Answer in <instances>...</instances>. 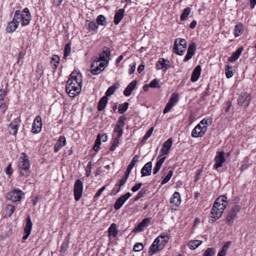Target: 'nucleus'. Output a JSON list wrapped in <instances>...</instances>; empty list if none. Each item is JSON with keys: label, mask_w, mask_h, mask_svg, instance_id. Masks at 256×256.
<instances>
[{"label": "nucleus", "mask_w": 256, "mask_h": 256, "mask_svg": "<svg viewBox=\"0 0 256 256\" xmlns=\"http://www.w3.org/2000/svg\"><path fill=\"white\" fill-rule=\"evenodd\" d=\"M20 158L18 167L20 169V174L22 176H28L30 175V161L26 154L22 153Z\"/></svg>", "instance_id": "1"}, {"label": "nucleus", "mask_w": 256, "mask_h": 256, "mask_svg": "<svg viewBox=\"0 0 256 256\" xmlns=\"http://www.w3.org/2000/svg\"><path fill=\"white\" fill-rule=\"evenodd\" d=\"M72 84V81L71 80H68L66 84V90L69 96L71 97H74L81 91L82 86L77 83Z\"/></svg>", "instance_id": "2"}, {"label": "nucleus", "mask_w": 256, "mask_h": 256, "mask_svg": "<svg viewBox=\"0 0 256 256\" xmlns=\"http://www.w3.org/2000/svg\"><path fill=\"white\" fill-rule=\"evenodd\" d=\"M186 48V40L182 38H177L174 41L173 52L178 55L182 56L185 52Z\"/></svg>", "instance_id": "3"}, {"label": "nucleus", "mask_w": 256, "mask_h": 256, "mask_svg": "<svg viewBox=\"0 0 256 256\" xmlns=\"http://www.w3.org/2000/svg\"><path fill=\"white\" fill-rule=\"evenodd\" d=\"M24 196V194L20 190L14 189L8 194L6 198L14 202L20 201Z\"/></svg>", "instance_id": "4"}, {"label": "nucleus", "mask_w": 256, "mask_h": 256, "mask_svg": "<svg viewBox=\"0 0 256 256\" xmlns=\"http://www.w3.org/2000/svg\"><path fill=\"white\" fill-rule=\"evenodd\" d=\"M240 206L238 204L234 205L232 208L231 210L229 212L226 216V224L229 226H231L234 223V220L236 217V215L240 211Z\"/></svg>", "instance_id": "5"}, {"label": "nucleus", "mask_w": 256, "mask_h": 256, "mask_svg": "<svg viewBox=\"0 0 256 256\" xmlns=\"http://www.w3.org/2000/svg\"><path fill=\"white\" fill-rule=\"evenodd\" d=\"M83 192V184L80 180L78 179L76 180L74 184V199L78 201L82 197Z\"/></svg>", "instance_id": "6"}, {"label": "nucleus", "mask_w": 256, "mask_h": 256, "mask_svg": "<svg viewBox=\"0 0 256 256\" xmlns=\"http://www.w3.org/2000/svg\"><path fill=\"white\" fill-rule=\"evenodd\" d=\"M251 100L250 96L248 93L244 92L239 95L238 98V104L239 106L246 108L249 106Z\"/></svg>", "instance_id": "7"}, {"label": "nucleus", "mask_w": 256, "mask_h": 256, "mask_svg": "<svg viewBox=\"0 0 256 256\" xmlns=\"http://www.w3.org/2000/svg\"><path fill=\"white\" fill-rule=\"evenodd\" d=\"M106 66V62H99L94 60L91 64L90 72L94 74H98L104 70Z\"/></svg>", "instance_id": "8"}, {"label": "nucleus", "mask_w": 256, "mask_h": 256, "mask_svg": "<svg viewBox=\"0 0 256 256\" xmlns=\"http://www.w3.org/2000/svg\"><path fill=\"white\" fill-rule=\"evenodd\" d=\"M178 100V94L174 93L172 94L171 97L164 110V114L168 112L175 105Z\"/></svg>", "instance_id": "9"}, {"label": "nucleus", "mask_w": 256, "mask_h": 256, "mask_svg": "<svg viewBox=\"0 0 256 256\" xmlns=\"http://www.w3.org/2000/svg\"><path fill=\"white\" fill-rule=\"evenodd\" d=\"M22 12L21 18V24L22 26H26L29 24L31 15L30 12L28 8H25Z\"/></svg>", "instance_id": "10"}, {"label": "nucleus", "mask_w": 256, "mask_h": 256, "mask_svg": "<svg viewBox=\"0 0 256 256\" xmlns=\"http://www.w3.org/2000/svg\"><path fill=\"white\" fill-rule=\"evenodd\" d=\"M224 152H219L217 153L216 156L214 158L215 164L214 166V168L215 169L222 166V164L226 161L224 157Z\"/></svg>", "instance_id": "11"}, {"label": "nucleus", "mask_w": 256, "mask_h": 256, "mask_svg": "<svg viewBox=\"0 0 256 256\" xmlns=\"http://www.w3.org/2000/svg\"><path fill=\"white\" fill-rule=\"evenodd\" d=\"M224 210L216 207L213 206L210 212V216L212 218V222H215L216 220L218 219L222 214Z\"/></svg>", "instance_id": "12"}, {"label": "nucleus", "mask_w": 256, "mask_h": 256, "mask_svg": "<svg viewBox=\"0 0 256 256\" xmlns=\"http://www.w3.org/2000/svg\"><path fill=\"white\" fill-rule=\"evenodd\" d=\"M150 218H145L137 226H136L133 230V232L134 233L140 232L143 231L145 228L148 226L150 222Z\"/></svg>", "instance_id": "13"}, {"label": "nucleus", "mask_w": 256, "mask_h": 256, "mask_svg": "<svg viewBox=\"0 0 256 256\" xmlns=\"http://www.w3.org/2000/svg\"><path fill=\"white\" fill-rule=\"evenodd\" d=\"M131 196L130 192H128L122 196L116 202L114 208L116 210L120 209L125 202Z\"/></svg>", "instance_id": "14"}, {"label": "nucleus", "mask_w": 256, "mask_h": 256, "mask_svg": "<svg viewBox=\"0 0 256 256\" xmlns=\"http://www.w3.org/2000/svg\"><path fill=\"white\" fill-rule=\"evenodd\" d=\"M227 198L224 196H221L216 198L213 206L218 208L225 210L227 204Z\"/></svg>", "instance_id": "15"}, {"label": "nucleus", "mask_w": 256, "mask_h": 256, "mask_svg": "<svg viewBox=\"0 0 256 256\" xmlns=\"http://www.w3.org/2000/svg\"><path fill=\"white\" fill-rule=\"evenodd\" d=\"M32 224L30 216L26 218V225L24 228V232L25 234L23 236L22 238L24 240H26L29 236L32 228Z\"/></svg>", "instance_id": "16"}, {"label": "nucleus", "mask_w": 256, "mask_h": 256, "mask_svg": "<svg viewBox=\"0 0 256 256\" xmlns=\"http://www.w3.org/2000/svg\"><path fill=\"white\" fill-rule=\"evenodd\" d=\"M160 242V236H158L154 240L151 245L148 254L152 256L159 250V246L160 244L158 242Z\"/></svg>", "instance_id": "17"}, {"label": "nucleus", "mask_w": 256, "mask_h": 256, "mask_svg": "<svg viewBox=\"0 0 256 256\" xmlns=\"http://www.w3.org/2000/svg\"><path fill=\"white\" fill-rule=\"evenodd\" d=\"M172 144V140L171 138H168L164 143L162 148H161V156L164 155H166L169 153Z\"/></svg>", "instance_id": "18"}, {"label": "nucleus", "mask_w": 256, "mask_h": 256, "mask_svg": "<svg viewBox=\"0 0 256 256\" xmlns=\"http://www.w3.org/2000/svg\"><path fill=\"white\" fill-rule=\"evenodd\" d=\"M196 50V46L194 43H192L189 45L187 54L184 59V62H188L192 58L195 53Z\"/></svg>", "instance_id": "19"}, {"label": "nucleus", "mask_w": 256, "mask_h": 256, "mask_svg": "<svg viewBox=\"0 0 256 256\" xmlns=\"http://www.w3.org/2000/svg\"><path fill=\"white\" fill-rule=\"evenodd\" d=\"M110 55V50L108 48H106L102 51V53H100L99 54V57L96 58V59L94 60H96L97 62H106V64H108V62L106 60V58L109 57Z\"/></svg>", "instance_id": "20"}, {"label": "nucleus", "mask_w": 256, "mask_h": 256, "mask_svg": "<svg viewBox=\"0 0 256 256\" xmlns=\"http://www.w3.org/2000/svg\"><path fill=\"white\" fill-rule=\"evenodd\" d=\"M201 66L200 65L197 66L193 70L190 78V80L192 82H195L199 78L201 74Z\"/></svg>", "instance_id": "21"}, {"label": "nucleus", "mask_w": 256, "mask_h": 256, "mask_svg": "<svg viewBox=\"0 0 256 256\" xmlns=\"http://www.w3.org/2000/svg\"><path fill=\"white\" fill-rule=\"evenodd\" d=\"M152 163L148 162L143 166L141 170L142 176H150L152 172Z\"/></svg>", "instance_id": "22"}, {"label": "nucleus", "mask_w": 256, "mask_h": 256, "mask_svg": "<svg viewBox=\"0 0 256 256\" xmlns=\"http://www.w3.org/2000/svg\"><path fill=\"white\" fill-rule=\"evenodd\" d=\"M136 80H134L129 84L124 91V94L125 96H128L131 94L132 92L136 88Z\"/></svg>", "instance_id": "23"}, {"label": "nucleus", "mask_w": 256, "mask_h": 256, "mask_svg": "<svg viewBox=\"0 0 256 256\" xmlns=\"http://www.w3.org/2000/svg\"><path fill=\"white\" fill-rule=\"evenodd\" d=\"M124 10L123 8L118 10L114 15V22L116 24L120 23L121 20L123 18L124 15Z\"/></svg>", "instance_id": "24"}, {"label": "nucleus", "mask_w": 256, "mask_h": 256, "mask_svg": "<svg viewBox=\"0 0 256 256\" xmlns=\"http://www.w3.org/2000/svg\"><path fill=\"white\" fill-rule=\"evenodd\" d=\"M244 50L242 47L239 48L232 55L228 58V60L230 62H234L238 59L242 52Z\"/></svg>", "instance_id": "25"}, {"label": "nucleus", "mask_w": 256, "mask_h": 256, "mask_svg": "<svg viewBox=\"0 0 256 256\" xmlns=\"http://www.w3.org/2000/svg\"><path fill=\"white\" fill-rule=\"evenodd\" d=\"M172 63L169 60L161 58V69L166 72L172 67Z\"/></svg>", "instance_id": "26"}, {"label": "nucleus", "mask_w": 256, "mask_h": 256, "mask_svg": "<svg viewBox=\"0 0 256 256\" xmlns=\"http://www.w3.org/2000/svg\"><path fill=\"white\" fill-rule=\"evenodd\" d=\"M70 78L68 80L72 81L75 80H78L79 82H82V74L76 70H74L70 74Z\"/></svg>", "instance_id": "27"}, {"label": "nucleus", "mask_w": 256, "mask_h": 256, "mask_svg": "<svg viewBox=\"0 0 256 256\" xmlns=\"http://www.w3.org/2000/svg\"><path fill=\"white\" fill-rule=\"evenodd\" d=\"M170 202L175 206H178L181 202L180 196L178 192H175L170 199Z\"/></svg>", "instance_id": "28"}, {"label": "nucleus", "mask_w": 256, "mask_h": 256, "mask_svg": "<svg viewBox=\"0 0 256 256\" xmlns=\"http://www.w3.org/2000/svg\"><path fill=\"white\" fill-rule=\"evenodd\" d=\"M139 158V156L138 155H135L134 156L132 160L130 163V164L128 165L126 171L124 172L127 174L130 175L132 170L134 166L136 163L138 161V159Z\"/></svg>", "instance_id": "29"}, {"label": "nucleus", "mask_w": 256, "mask_h": 256, "mask_svg": "<svg viewBox=\"0 0 256 256\" xmlns=\"http://www.w3.org/2000/svg\"><path fill=\"white\" fill-rule=\"evenodd\" d=\"M108 98L106 96L102 97L98 103V110L99 111L103 110L108 103Z\"/></svg>", "instance_id": "30"}, {"label": "nucleus", "mask_w": 256, "mask_h": 256, "mask_svg": "<svg viewBox=\"0 0 256 256\" xmlns=\"http://www.w3.org/2000/svg\"><path fill=\"white\" fill-rule=\"evenodd\" d=\"M206 132V129H192V136L194 138L202 137Z\"/></svg>", "instance_id": "31"}, {"label": "nucleus", "mask_w": 256, "mask_h": 256, "mask_svg": "<svg viewBox=\"0 0 256 256\" xmlns=\"http://www.w3.org/2000/svg\"><path fill=\"white\" fill-rule=\"evenodd\" d=\"M18 22L12 20L8 24L6 27V30L8 32L12 33L14 32L18 26Z\"/></svg>", "instance_id": "32"}, {"label": "nucleus", "mask_w": 256, "mask_h": 256, "mask_svg": "<svg viewBox=\"0 0 256 256\" xmlns=\"http://www.w3.org/2000/svg\"><path fill=\"white\" fill-rule=\"evenodd\" d=\"M118 84H114L110 86L106 91L105 94L106 96H106V98H108V96L112 95L114 92L118 88Z\"/></svg>", "instance_id": "33"}, {"label": "nucleus", "mask_w": 256, "mask_h": 256, "mask_svg": "<svg viewBox=\"0 0 256 256\" xmlns=\"http://www.w3.org/2000/svg\"><path fill=\"white\" fill-rule=\"evenodd\" d=\"M243 32V25L241 23L237 24L234 27V36H238Z\"/></svg>", "instance_id": "34"}, {"label": "nucleus", "mask_w": 256, "mask_h": 256, "mask_svg": "<svg viewBox=\"0 0 256 256\" xmlns=\"http://www.w3.org/2000/svg\"><path fill=\"white\" fill-rule=\"evenodd\" d=\"M202 241L199 240H192L189 242L188 246L191 250H194L198 248L201 244Z\"/></svg>", "instance_id": "35"}, {"label": "nucleus", "mask_w": 256, "mask_h": 256, "mask_svg": "<svg viewBox=\"0 0 256 256\" xmlns=\"http://www.w3.org/2000/svg\"><path fill=\"white\" fill-rule=\"evenodd\" d=\"M42 122L41 117L39 116L36 117L34 120L32 128H42Z\"/></svg>", "instance_id": "36"}, {"label": "nucleus", "mask_w": 256, "mask_h": 256, "mask_svg": "<svg viewBox=\"0 0 256 256\" xmlns=\"http://www.w3.org/2000/svg\"><path fill=\"white\" fill-rule=\"evenodd\" d=\"M191 9L190 8H184L180 16V20H186L188 19V16L190 14Z\"/></svg>", "instance_id": "37"}, {"label": "nucleus", "mask_w": 256, "mask_h": 256, "mask_svg": "<svg viewBox=\"0 0 256 256\" xmlns=\"http://www.w3.org/2000/svg\"><path fill=\"white\" fill-rule=\"evenodd\" d=\"M230 244V242H227L226 244H225L223 246L221 250L218 252L217 256H226V251L229 248Z\"/></svg>", "instance_id": "38"}, {"label": "nucleus", "mask_w": 256, "mask_h": 256, "mask_svg": "<svg viewBox=\"0 0 256 256\" xmlns=\"http://www.w3.org/2000/svg\"><path fill=\"white\" fill-rule=\"evenodd\" d=\"M108 234L110 236H112L114 237H116L118 234V231L116 228V225L114 224H112L109 229Z\"/></svg>", "instance_id": "39"}, {"label": "nucleus", "mask_w": 256, "mask_h": 256, "mask_svg": "<svg viewBox=\"0 0 256 256\" xmlns=\"http://www.w3.org/2000/svg\"><path fill=\"white\" fill-rule=\"evenodd\" d=\"M43 74L44 70L42 68V64L39 63L37 65V68L36 72V77L38 79H40L41 76Z\"/></svg>", "instance_id": "40"}, {"label": "nucleus", "mask_w": 256, "mask_h": 256, "mask_svg": "<svg viewBox=\"0 0 256 256\" xmlns=\"http://www.w3.org/2000/svg\"><path fill=\"white\" fill-rule=\"evenodd\" d=\"M96 23L98 25L106 26V22L104 16L102 14L98 16L96 18Z\"/></svg>", "instance_id": "41"}, {"label": "nucleus", "mask_w": 256, "mask_h": 256, "mask_svg": "<svg viewBox=\"0 0 256 256\" xmlns=\"http://www.w3.org/2000/svg\"><path fill=\"white\" fill-rule=\"evenodd\" d=\"M120 139L118 138H114L112 142V146L110 148V151H114L116 147L118 146Z\"/></svg>", "instance_id": "42"}, {"label": "nucleus", "mask_w": 256, "mask_h": 256, "mask_svg": "<svg viewBox=\"0 0 256 256\" xmlns=\"http://www.w3.org/2000/svg\"><path fill=\"white\" fill-rule=\"evenodd\" d=\"M16 210V208L14 206L11 204L7 205L6 207V215L8 216H11L12 213Z\"/></svg>", "instance_id": "43"}, {"label": "nucleus", "mask_w": 256, "mask_h": 256, "mask_svg": "<svg viewBox=\"0 0 256 256\" xmlns=\"http://www.w3.org/2000/svg\"><path fill=\"white\" fill-rule=\"evenodd\" d=\"M128 103L126 102H125L122 104H120L118 107L119 112L121 114H122L124 112H126L128 108Z\"/></svg>", "instance_id": "44"}, {"label": "nucleus", "mask_w": 256, "mask_h": 256, "mask_svg": "<svg viewBox=\"0 0 256 256\" xmlns=\"http://www.w3.org/2000/svg\"><path fill=\"white\" fill-rule=\"evenodd\" d=\"M21 18H22L21 11L20 10H17L15 12L12 20L14 21V22H18V24H19L20 22H21Z\"/></svg>", "instance_id": "45"}, {"label": "nucleus", "mask_w": 256, "mask_h": 256, "mask_svg": "<svg viewBox=\"0 0 256 256\" xmlns=\"http://www.w3.org/2000/svg\"><path fill=\"white\" fill-rule=\"evenodd\" d=\"M71 52V44L68 43L64 48V57L65 59L70 55Z\"/></svg>", "instance_id": "46"}, {"label": "nucleus", "mask_w": 256, "mask_h": 256, "mask_svg": "<svg viewBox=\"0 0 256 256\" xmlns=\"http://www.w3.org/2000/svg\"><path fill=\"white\" fill-rule=\"evenodd\" d=\"M21 120L19 118H15L10 124V128H18L20 125Z\"/></svg>", "instance_id": "47"}, {"label": "nucleus", "mask_w": 256, "mask_h": 256, "mask_svg": "<svg viewBox=\"0 0 256 256\" xmlns=\"http://www.w3.org/2000/svg\"><path fill=\"white\" fill-rule=\"evenodd\" d=\"M148 86L150 88H158L160 87V80L157 78H155L152 80L148 84Z\"/></svg>", "instance_id": "48"}, {"label": "nucleus", "mask_w": 256, "mask_h": 256, "mask_svg": "<svg viewBox=\"0 0 256 256\" xmlns=\"http://www.w3.org/2000/svg\"><path fill=\"white\" fill-rule=\"evenodd\" d=\"M60 58L59 56L57 55H54L51 58V62H50L52 64L53 62H54V68H56L59 63H60Z\"/></svg>", "instance_id": "49"}, {"label": "nucleus", "mask_w": 256, "mask_h": 256, "mask_svg": "<svg viewBox=\"0 0 256 256\" xmlns=\"http://www.w3.org/2000/svg\"><path fill=\"white\" fill-rule=\"evenodd\" d=\"M153 130L154 129H149L148 130L146 133V134L144 136L140 141V143L142 144H144L146 142V140L150 137L153 132Z\"/></svg>", "instance_id": "50"}, {"label": "nucleus", "mask_w": 256, "mask_h": 256, "mask_svg": "<svg viewBox=\"0 0 256 256\" xmlns=\"http://www.w3.org/2000/svg\"><path fill=\"white\" fill-rule=\"evenodd\" d=\"M88 27L90 30L95 31L98 27V25L94 21L90 22L88 24Z\"/></svg>", "instance_id": "51"}, {"label": "nucleus", "mask_w": 256, "mask_h": 256, "mask_svg": "<svg viewBox=\"0 0 256 256\" xmlns=\"http://www.w3.org/2000/svg\"><path fill=\"white\" fill-rule=\"evenodd\" d=\"M200 123L203 125V127L204 128H206L208 126H210L212 124V118H208V119H203L200 121Z\"/></svg>", "instance_id": "52"}, {"label": "nucleus", "mask_w": 256, "mask_h": 256, "mask_svg": "<svg viewBox=\"0 0 256 256\" xmlns=\"http://www.w3.org/2000/svg\"><path fill=\"white\" fill-rule=\"evenodd\" d=\"M161 246L162 245V246H164V244L166 243H168L169 239H170V236L168 235H164L161 234ZM162 248L161 247V249Z\"/></svg>", "instance_id": "53"}, {"label": "nucleus", "mask_w": 256, "mask_h": 256, "mask_svg": "<svg viewBox=\"0 0 256 256\" xmlns=\"http://www.w3.org/2000/svg\"><path fill=\"white\" fill-rule=\"evenodd\" d=\"M173 172L172 170L168 171V174L164 177L162 181L161 182V184H164L170 180L172 175Z\"/></svg>", "instance_id": "54"}, {"label": "nucleus", "mask_w": 256, "mask_h": 256, "mask_svg": "<svg viewBox=\"0 0 256 256\" xmlns=\"http://www.w3.org/2000/svg\"><path fill=\"white\" fill-rule=\"evenodd\" d=\"M100 136H98L96 139L95 141V144L94 146L93 149L94 151L98 152L100 148V146L101 144H100Z\"/></svg>", "instance_id": "55"}, {"label": "nucleus", "mask_w": 256, "mask_h": 256, "mask_svg": "<svg viewBox=\"0 0 256 256\" xmlns=\"http://www.w3.org/2000/svg\"><path fill=\"white\" fill-rule=\"evenodd\" d=\"M232 68L229 66H228L226 68V75L228 78H232L233 76V72L232 71Z\"/></svg>", "instance_id": "56"}, {"label": "nucleus", "mask_w": 256, "mask_h": 256, "mask_svg": "<svg viewBox=\"0 0 256 256\" xmlns=\"http://www.w3.org/2000/svg\"><path fill=\"white\" fill-rule=\"evenodd\" d=\"M129 175L127 174L126 173L124 172V176L118 182L117 184V186H122L124 185Z\"/></svg>", "instance_id": "57"}, {"label": "nucleus", "mask_w": 256, "mask_h": 256, "mask_svg": "<svg viewBox=\"0 0 256 256\" xmlns=\"http://www.w3.org/2000/svg\"><path fill=\"white\" fill-rule=\"evenodd\" d=\"M215 250L212 248H208L204 252L202 256H214Z\"/></svg>", "instance_id": "58"}, {"label": "nucleus", "mask_w": 256, "mask_h": 256, "mask_svg": "<svg viewBox=\"0 0 256 256\" xmlns=\"http://www.w3.org/2000/svg\"><path fill=\"white\" fill-rule=\"evenodd\" d=\"M125 120L126 118L124 116H120L117 122L116 127V128H121L124 127V120Z\"/></svg>", "instance_id": "59"}, {"label": "nucleus", "mask_w": 256, "mask_h": 256, "mask_svg": "<svg viewBox=\"0 0 256 256\" xmlns=\"http://www.w3.org/2000/svg\"><path fill=\"white\" fill-rule=\"evenodd\" d=\"M8 108L7 104L4 102V100H0V110L2 112L4 113Z\"/></svg>", "instance_id": "60"}, {"label": "nucleus", "mask_w": 256, "mask_h": 256, "mask_svg": "<svg viewBox=\"0 0 256 256\" xmlns=\"http://www.w3.org/2000/svg\"><path fill=\"white\" fill-rule=\"evenodd\" d=\"M146 190H140L138 192L137 195L136 196V197L134 198V200H136V201L138 200L140 198L144 196L145 194H146Z\"/></svg>", "instance_id": "61"}, {"label": "nucleus", "mask_w": 256, "mask_h": 256, "mask_svg": "<svg viewBox=\"0 0 256 256\" xmlns=\"http://www.w3.org/2000/svg\"><path fill=\"white\" fill-rule=\"evenodd\" d=\"M122 129H114L113 134L114 136H116L115 138H118L119 139L122 134Z\"/></svg>", "instance_id": "62"}, {"label": "nucleus", "mask_w": 256, "mask_h": 256, "mask_svg": "<svg viewBox=\"0 0 256 256\" xmlns=\"http://www.w3.org/2000/svg\"><path fill=\"white\" fill-rule=\"evenodd\" d=\"M143 249V245L141 243H136L133 248V250L135 252H139Z\"/></svg>", "instance_id": "63"}, {"label": "nucleus", "mask_w": 256, "mask_h": 256, "mask_svg": "<svg viewBox=\"0 0 256 256\" xmlns=\"http://www.w3.org/2000/svg\"><path fill=\"white\" fill-rule=\"evenodd\" d=\"M160 170V159L158 160L155 167L153 169V174H156L158 170Z\"/></svg>", "instance_id": "64"}]
</instances>
